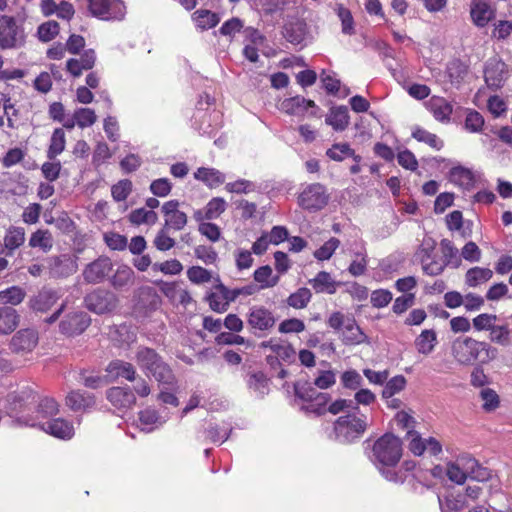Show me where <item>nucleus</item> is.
Instances as JSON below:
<instances>
[{"label": "nucleus", "instance_id": "bf43d9fd", "mask_svg": "<svg viewBox=\"0 0 512 512\" xmlns=\"http://www.w3.org/2000/svg\"><path fill=\"white\" fill-rule=\"evenodd\" d=\"M336 12L341 20L342 32L347 35L354 34V20L350 10L345 8L343 5H337Z\"/></svg>", "mask_w": 512, "mask_h": 512}, {"label": "nucleus", "instance_id": "b1692460", "mask_svg": "<svg viewBox=\"0 0 512 512\" xmlns=\"http://www.w3.org/2000/svg\"><path fill=\"white\" fill-rule=\"evenodd\" d=\"M20 315L8 305H0V334L12 333L19 325Z\"/></svg>", "mask_w": 512, "mask_h": 512}, {"label": "nucleus", "instance_id": "c9c22d12", "mask_svg": "<svg viewBox=\"0 0 512 512\" xmlns=\"http://www.w3.org/2000/svg\"><path fill=\"white\" fill-rule=\"evenodd\" d=\"M493 276V271L489 268L473 267L470 268L465 274V283L469 287H477L487 281Z\"/></svg>", "mask_w": 512, "mask_h": 512}, {"label": "nucleus", "instance_id": "0e129e2a", "mask_svg": "<svg viewBox=\"0 0 512 512\" xmlns=\"http://www.w3.org/2000/svg\"><path fill=\"white\" fill-rule=\"evenodd\" d=\"M450 180L459 186H468L473 180L472 173L463 167H454L450 171Z\"/></svg>", "mask_w": 512, "mask_h": 512}, {"label": "nucleus", "instance_id": "e433bc0d", "mask_svg": "<svg viewBox=\"0 0 512 512\" xmlns=\"http://www.w3.org/2000/svg\"><path fill=\"white\" fill-rule=\"evenodd\" d=\"M160 384L173 388L176 384V378L170 367L162 360L151 372H149Z\"/></svg>", "mask_w": 512, "mask_h": 512}, {"label": "nucleus", "instance_id": "cd10ccee", "mask_svg": "<svg viewBox=\"0 0 512 512\" xmlns=\"http://www.w3.org/2000/svg\"><path fill=\"white\" fill-rule=\"evenodd\" d=\"M314 107V101L307 100L302 96L291 97L281 103L282 110L290 115H303L308 108Z\"/></svg>", "mask_w": 512, "mask_h": 512}, {"label": "nucleus", "instance_id": "ea45409f", "mask_svg": "<svg viewBox=\"0 0 512 512\" xmlns=\"http://www.w3.org/2000/svg\"><path fill=\"white\" fill-rule=\"evenodd\" d=\"M193 20L197 27L207 30L215 27L219 23L220 17L217 13L210 10L199 9L193 13Z\"/></svg>", "mask_w": 512, "mask_h": 512}, {"label": "nucleus", "instance_id": "f704fd0d", "mask_svg": "<svg viewBox=\"0 0 512 512\" xmlns=\"http://www.w3.org/2000/svg\"><path fill=\"white\" fill-rule=\"evenodd\" d=\"M194 177L206 183L209 187H217L224 183L225 176L219 170L214 168L201 167L194 173Z\"/></svg>", "mask_w": 512, "mask_h": 512}, {"label": "nucleus", "instance_id": "680f3d73", "mask_svg": "<svg viewBox=\"0 0 512 512\" xmlns=\"http://www.w3.org/2000/svg\"><path fill=\"white\" fill-rule=\"evenodd\" d=\"M339 245L340 240L332 237L314 252V257L321 261L328 260L332 257Z\"/></svg>", "mask_w": 512, "mask_h": 512}, {"label": "nucleus", "instance_id": "473e14b6", "mask_svg": "<svg viewBox=\"0 0 512 512\" xmlns=\"http://www.w3.org/2000/svg\"><path fill=\"white\" fill-rule=\"evenodd\" d=\"M54 244L52 233L47 229H38L33 232L29 239L31 248H39L43 252H49Z\"/></svg>", "mask_w": 512, "mask_h": 512}, {"label": "nucleus", "instance_id": "7ed1b4c3", "mask_svg": "<svg viewBox=\"0 0 512 512\" xmlns=\"http://www.w3.org/2000/svg\"><path fill=\"white\" fill-rule=\"evenodd\" d=\"M368 426L365 415L349 413L340 416L334 423V433L336 439L341 443H351L360 438Z\"/></svg>", "mask_w": 512, "mask_h": 512}, {"label": "nucleus", "instance_id": "de8ad7c7", "mask_svg": "<svg viewBox=\"0 0 512 512\" xmlns=\"http://www.w3.org/2000/svg\"><path fill=\"white\" fill-rule=\"evenodd\" d=\"M412 137L419 142H424L431 148L440 150L443 147V141L436 134L430 133L423 128L416 127L412 132Z\"/></svg>", "mask_w": 512, "mask_h": 512}, {"label": "nucleus", "instance_id": "c756f323", "mask_svg": "<svg viewBox=\"0 0 512 512\" xmlns=\"http://www.w3.org/2000/svg\"><path fill=\"white\" fill-rule=\"evenodd\" d=\"M34 400L35 395L30 391L25 390L19 393H12L8 396L9 412L15 414L23 412Z\"/></svg>", "mask_w": 512, "mask_h": 512}, {"label": "nucleus", "instance_id": "ddd939ff", "mask_svg": "<svg viewBox=\"0 0 512 512\" xmlns=\"http://www.w3.org/2000/svg\"><path fill=\"white\" fill-rule=\"evenodd\" d=\"M60 294L57 290L43 287L36 295L30 297L28 306L34 312L46 313L59 300Z\"/></svg>", "mask_w": 512, "mask_h": 512}, {"label": "nucleus", "instance_id": "72a5a7b5", "mask_svg": "<svg viewBox=\"0 0 512 512\" xmlns=\"http://www.w3.org/2000/svg\"><path fill=\"white\" fill-rule=\"evenodd\" d=\"M166 420V417L159 415V413L152 408H147L139 413V421L143 426L142 430L148 432L162 426Z\"/></svg>", "mask_w": 512, "mask_h": 512}, {"label": "nucleus", "instance_id": "dca6fc26", "mask_svg": "<svg viewBox=\"0 0 512 512\" xmlns=\"http://www.w3.org/2000/svg\"><path fill=\"white\" fill-rule=\"evenodd\" d=\"M107 400L117 409L127 410L136 403L134 392L129 387L115 386L106 391Z\"/></svg>", "mask_w": 512, "mask_h": 512}, {"label": "nucleus", "instance_id": "7c9ffc66", "mask_svg": "<svg viewBox=\"0 0 512 512\" xmlns=\"http://www.w3.org/2000/svg\"><path fill=\"white\" fill-rule=\"evenodd\" d=\"M136 361L144 371L149 373L162 361V358L155 352V350L142 347L136 353Z\"/></svg>", "mask_w": 512, "mask_h": 512}, {"label": "nucleus", "instance_id": "412c9836", "mask_svg": "<svg viewBox=\"0 0 512 512\" xmlns=\"http://www.w3.org/2000/svg\"><path fill=\"white\" fill-rule=\"evenodd\" d=\"M460 463L468 473V478L478 481L485 482L491 478V471L479 464V462L469 456L463 455L460 457Z\"/></svg>", "mask_w": 512, "mask_h": 512}, {"label": "nucleus", "instance_id": "a878e982", "mask_svg": "<svg viewBox=\"0 0 512 512\" xmlns=\"http://www.w3.org/2000/svg\"><path fill=\"white\" fill-rule=\"evenodd\" d=\"M37 336L31 330H21L13 336L11 347L16 352L31 351L37 345Z\"/></svg>", "mask_w": 512, "mask_h": 512}, {"label": "nucleus", "instance_id": "603ef678", "mask_svg": "<svg viewBox=\"0 0 512 512\" xmlns=\"http://www.w3.org/2000/svg\"><path fill=\"white\" fill-rule=\"evenodd\" d=\"M311 297L312 294L308 288H299L288 297L287 303L293 308L302 309L307 306Z\"/></svg>", "mask_w": 512, "mask_h": 512}, {"label": "nucleus", "instance_id": "9d476101", "mask_svg": "<svg viewBox=\"0 0 512 512\" xmlns=\"http://www.w3.org/2000/svg\"><path fill=\"white\" fill-rule=\"evenodd\" d=\"M507 65L498 58L490 59L485 66L484 77L488 87L498 89L508 78Z\"/></svg>", "mask_w": 512, "mask_h": 512}, {"label": "nucleus", "instance_id": "0eeeda50", "mask_svg": "<svg viewBox=\"0 0 512 512\" xmlns=\"http://www.w3.org/2000/svg\"><path fill=\"white\" fill-rule=\"evenodd\" d=\"M86 307L97 314L109 313L117 308L118 296L112 291L97 288L88 293L84 299Z\"/></svg>", "mask_w": 512, "mask_h": 512}, {"label": "nucleus", "instance_id": "2f4dec72", "mask_svg": "<svg viewBox=\"0 0 512 512\" xmlns=\"http://www.w3.org/2000/svg\"><path fill=\"white\" fill-rule=\"evenodd\" d=\"M349 113L346 106L333 108L326 117V123L331 125L337 131H343L349 125Z\"/></svg>", "mask_w": 512, "mask_h": 512}, {"label": "nucleus", "instance_id": "f8f14e48", "mask_svg": "<svg viewBox=\"0 0 512 512\" xmlns=\"http://www.w3.org/2000/svg\"><path fill=\"white\" fill-rule=\"evenodd\" d=\"M51 278H65L77 271L76 261L69 255L52 256L47 259Z\"/></svg>", "mask_w": 512, "mask_h": 512}, {"label": "nucleus", "instance_id": "a19ab883", "mask_svg": "<svg viewBox=\"0 0 512 512\" xmlns=\"http://www.w3.org/2000/svg\"><path fill=\"white\" fill-rule=\"evenodd\" d=\"M306 35V25L301 21H296L285 25L284 37L292 44H301Z\"/></svg>", "mask_w": 512, "mask_h": 512}, {"label": "nucleus", "instance_id": "20e7f679", "mask_svg": "<svg viewBox=\"0 0 512 512\" xmlns=\"http://www.w3.org/2000/svg\"><path fill=\"white\" fill-rule=\"evenodd\" d=\"M161 298L150 286H141L133 293V313L137 317L146 318L161 306Z\"/></svg>", "mask_w": 512, "mask_h": 512}, {"label": "nucleus", "instance_id": "4d7b16f0", "mask_svg": "<svg viewBox=\"0 0 512 512\" xmlns=\"http://www.w3.org/2000/svg\"><path fill=\"white\" fill-rule=\"evenodd\" d=\"M274 354L275 356H267L268 363L273 364L274 361H277L278 359L290 362L295 356V350L291 345L281 343L279 346L274 347Z\"/></svg>", "mask_w": 512, "mask_h": 512}, {"label": "nucleus", "instance_id": "6ab92c4d", "mask_svg": "<svg viewBox=\"0 0 512 512\" xmlns=\"http://www.w3.org/2000/svg\"><path fill=\"white\" fill-rule=\"evenodd\" d=\"M25 242V229L18 226H10L3 239L1 254L12 256L14 251Z\"/></svg>", "mask_w": 512, "mask_h": 512}, {"label": "nucleus", "instance_id": "338daca9", "mask_svg": "<svg viewBox=\"0 0 512 512\" xmlns=\"http://www.w3.org/2000/svg\"><path fill=\"white\" fill-rule=\"evenodd\" d=\"M496 320L495 314L482 313L473 318L472 324L476 331H489Z\"/></svg>", "mask_w": 512, "mask_h": 512}, {"label": "nucleus", "instance_id": "79ce46f5", "mask_svg": "<svg viewBox=\"0 0 512 512\" xmlns=\"http://www.w3.org/2000/svg\"><path fill=\"white\" fill-rule=\"evenodd\" d=\"M26 296V291L20 286H11L0 291V305L16 306L20 304Z\"/></svg>", "mask_w": 512, "mask_h": 512}, {"label": "nucleus", "instance_id": "f03ea898", "mask_svg": "<svg viewBox=\"0 0 512 512\" xmlns=\"http://www.w3.org/2000/svg\"><path fill=\"white\" fill-rule=\"evenodd\" d=\"M402 456L401 440L393 434L386 433L375 441L371 460L382 466H395Z\"/></svg>", "mask_w": 512, "mask_h": 512}, {"label": "nucleus", "instance_id": "9b49d317", "mask_svg": "<svg viewBox=\"0 0 512 512\" xmlns=\"http://www.w3.org/2000/svg\"><path fill=\"white\" fill-rule=\"evenodd\" d=\"M162 213L164 215V226L169 230L180 231L187 222L188 217L185 212L179 210V202L177 200H170L162 205Z\"/></svg>", "mask_w": 512, "mask_h": 512}, {"label": "nucleus", "instance_id": "864d4df0", "mask_svg": "<svg viewBox=\"0 0 512 512\" xmlns=\"http://www.w3.org/2000/svg\"><path fill=\"white\" fill-rule=\"evenodd\" d=\"M169 231L170 230L167 229V227H162L157 232L153 240V244L157 250L168 251L175 246L176 242L172 237H170Z\"/></svg>", "mask_w": 512, "mask_h": 512}, {"label": "nucleus", "instance_id": "3c124183", "mask_svg": "<svg viewBox=\"0 0 512 512\" xmlns=\"http://www.w3.org/2000/svg\"><path fill=\"white\" fill-rule=\"evenodd\" d=\"M446 475L450 481L461 485L464 484L468 478V473L460 463V457L455 463H449L446 470Z\"/></svg>", "mask_w": 512, "mask_h": 512}, {"label": "nucleus", "instance_id": "69168bd1", "mask_svg": "<svg viewBox=\"0 0 512 512\" xmlns=\"http://www.w3.org/2000/svg\"><path fill=\"white\" fill-rule=\"evenodd\" d=\"M39 39L43 42L52 40L59 33V24L56 21H48L38 27Z\"/></svg>", "mask_w": 512, "mask_h": 512}, {"label": "nucleus", "instance_id": "13d9d810", "mask_svg": "<svg viewBox=\"0 0 512 512\" xmlns=\"http://www.w3.org/2000/svg\"><path fill=\"white\" fill-rule=\"evenodd\" d=\"M132 192V182L128 179H123L114 184L111 188V194L115 201L121 202L127 199Z\"/></svg>", "mask_w": 512, "mask_h": 512}, {"label": "nucleus", "instance_id": "1a4fd4ad", "mask_svg": "<svg viewBox=\"0 0 512 512\" xmlns=\"http://www.w3.org/2000/svg\"><path fill=\"white\" fill-rule=\"evenodd\" d=\"M90 324V318L83 311H74L66 314L59 324L60 332L67 336L83 333Z\"/></svg>", "mask_w": 512, "mask_h": 512}, {"label": "nucleus", "instance_id": "49530a36", "mask_svg": "<svg viewBox=\"0 0 512 512\" xmlns=\"http://www.w3.org/2000/svg\"><path fill=\"white\" fill-rule=\"evenodd\" d=\"M131 223L136 225L150 224L153 225L158 221V215L153 210H146L145 208H139L133 210L129 215Z\"/></svg>", "mask_w": 512, "mask_h": 512}, {"label": "nucleus", "instance_id": "5701e85b", "mask_svg": "<svg viewBox=\"0 0 512 512\" xmlns=\"http://www.w3.org/2000/svg\"><path fill=\"white\" fill-rule=\"evenodd\" d=\"M96 61V54L93 49L84 51L79 59H69L67 61V70L75 77L82 74L83 70H90L94 67Z\"/></svg>", "mask_w": 512, "mask_h": 512}, {"label": "nucleus", "instance_id": "aec40b11", "mask_svg": "<svg viewBox=\"0 0 512 512\" xmlns=\"http://www.w3.org/2000/svg\"><path fill=\"white\" fill-rule=\"evenodd\" d=\"M93 394L82 390H72L66 396V405L73 411H87L95 406Z\"/></svg>", "mask_w": 512, "mask_h": 512}, {"label": "nucleus", "instance_id": "09e8293b", "mask_svg": "<svg viewBox=\"0 0 512 512\" xmlns=\"http://www.w3.org/2000/svg\"><path fill=\"white\" fill-rule=\"evenodd\" d=\"M254 279L262 288L274 287L279 281L278 276L272 277V268L268 265L258 268L254 272Z\"/></svg>", "mask_w": 512, "mask_h": 512}, {"label": "nucleus", "instance_id": "5fc2aeb1", "mask_svg": "<svg viewBox=\"0 0 512 512\" xmlns=\"http://www.w3.org/2000/svg\"><path fill=\"white\" fill-rule=\"evenodd\" d=\"M226 210V201L221 197L212 198L205 207V218L217 219Z\"/></svg>", "mask_w": 512, "mask_h": 512}, {"label": "nucleus", "instance_id": "37998d69", "mask_svg": "<svg viewBox=\"0 0 512 512\" xmlns=\"http://www.w3.org/2000/svg\"><path fill=\"white\" fill-rule=\"evenodd\" d=\"M134 277V271L129 266L123 265L117 268L111 279V284L115 289H122L132 285Z\"/></svg>", "mask_w": 512, "mask_h": 512}, {"label": "nucleus", "instance_id": "58836bf2", "mask_svg": "<svg viewBox=\"0 0 512 512\" xmlns=\"http://www.w3.org/2000/svg\"><path fill=\"white\" fill-rule=\"evenodd\" d=\"M437 343L436 332L432 329H426L415 340V346L419 353L428 355L430 354Z\"/></svg>", "mask_w": 512, "mask_h": 512}, {"label": "nucleus", "instance_id": "39448f33", "mask_svg": "<svg viewBox=\"0 0 512 512\" xmlns=\"http://www.w3.org/2000/svg\"><path fill=\"white\" fill-rule=\"evenodd\" d=\"M247 324L255 336L263 337L275 327L276 318L271 310L255 305L249 309Z\"/></svg>", "mask_w": 512, "mask_h": 512}, {"label": "nucleus", "instance_id": "c85d7f7f", "mask_svg": "<svg viewBox=\"0 0 512 512\" xmlns=\"http://www.w3.org/2000/svg\"><path fill=\"white\" fill-rule=\"evenodd\" d=\"M106 371L115 378H124L128 381H134L136 379L135 367L123 360H114L110 362L106 368Z\"/></svg>", "mask_w": 512, "mask_h": 512}, {"label": "nucleus", "instance_id": "a18cd8bd", "mask_svg": "<svg viewBox=\"0 0 512 512\" xmlns=\"http://www.w3.org/2000/svg\"><path fill=\"white\" fill-rule=\"evenodd\" d=\"M77 381L89 389H98L107 384L104 376L88 370H81L78 373Z\"/></svg>", "mask_w": 512, "mask_h": 512}, {"label": "nucleus", "instance_id": "f3484780", "mask_svg": "<svg viewBox=\"0 0 512 512\" xmlns=\"http://www.w3.org/2000/svg\"><path fill=\"white\" fill-rule=\"evenodd\" d=\"M495 8L488 0H472L470 6V15L473 23L477 27H485L495 17Z\"/></svg>", "mask_w": 512, "mask_h": 512}, {"label": "nucleus", "instance_id": "a211bd4d", "mask_svg": "<svg viewBox=\"0 0 512 512\" xmlns=\"http://www.w3.org/2000/svg\"><path fill=\"white\" fill-rule=\"evenodd\" d=\"M160 291L173 303L188 305L192 298L189 292L183 289L177 282L157 281Z\"/></svg>", "mask_w": 512, "mask_h": 512}, {"label": "nucleus", "instance_id": "774afa93", "mask_svg": "<svg viewBox=\"0 0 512 512\" xmlns=\"http://www.w3.org/2000/svg\"><path fill=\"white\" fill-rule=\"evenodd\" d=\"M512 34V21L499 20L494 23L492 37L497 40H506Z\"/></svg>", "mask_w": 512, "mask_h": 512}, {"label": "nucleus", "instance_id": "423d86ee", "mask_svg": "<svg viewBox=\"0 0 512 512\" xmlns=\"http://www.w3.org/2000/svg\"><path fill=\"white\" fill-rule=\"evenodd\" d=\"M24 30L14 17L0 15V48L14 49L24 44Z\"/></svg>", "mask_w": 512, "mask_h": 512}, {"label": "nucleus", "instance_id": "4be33fe9", "mask_svg": "<svg viewBox=\"0 0 512 512\" xmlns=\"http://www.w3.org/2000/svg\"><path fill=\"white\" fill-rule=\"evenodd\" d=\"M428 110L440 122H448L453 112L452 104L443 97L433 96L427 102Z\"/></svg>", "mask_w": 512, "mask_h": 512}, {"label": "nucleus", "instance_id": "e2e57ef3", "mask_svg": "<svg viewBox=\"0 0 512 512\" xmlns=\"http://www.w3.org/2000/svg\"><path fill=\"white\" fill-rule=\"evenodd\" d=\"M405 385V377L402 375H397L386 383L382 391V396L384 398H391L394 394L402 391L405 388Z\"/></svg>", "mask_w": 512, "mask_h": 512}, {"label": "nucleus", "instance_id": "4468645a", "mask_svg": "<svg viewBox=\"0 0 512 512\" xmlns=\"http://www.w3.org/2000/svg\"><path fill=\"white\" fill-rule=\"evenodd\" d=\"M25 424L33 427L38 426L46 433L60 439H71L74 435L73 425L63 418H55L44 423L25 422Z\"/></svg>", "mask_w": 512, "mask_h": 512}, {"label": "nucleus", "instance_id": "4c0bfd02", "mask_svg": "<svg viewBox=\"0 0 512 512\" xmlns=\"http://www.w3.org/2000/svg\"><path fill=\"white\" fill-rule=\"evenodd\" d=\"M353 260L348 267V271L352 276H361L367 269V253L364 245L360 243L359 249L353 252Z\"/></svg>", "mask_w": 512, "mask_h": 512}, {"label": "nucleus", "instance_id": "393cba45", "mask_svg": "<svg viewBox=\"0 0 512 512\" xmlns=\"http://www.w3.org/2000/svg\"><path fill=\"white\" fill-rule=\"evenodd\" d=\"M341 332V339L345 345L361 344L367 338L354 318H349Z\"/></svg>", "mask_w": 512, "mask_h": 512}, {"label": "nucleus", "instance_id": "c03bdc74", "mask_svg": "<svg viewBox=\"0 0 512 512\" xmlns=\"http://www.w3.org/2000/svg\"><path fill=\"white\" fill-rule=\"evenodd\" d=\"M66 145L65 132L62 128H56L51 136L47 157L52 160L61 154Z\"/></svg>", "mask_w": 512, "mask_h": 512}, {"label": "nucleus", "instance_id": "8fccbe9b", "mask_svg": "<svg viewBox=\"0 0 512 512\" xmlns=\"http://www.w3.org/2000/svg\"><path fill=\"white\" fill-rule=\"evenodd\" d=\"M326 154L335 161H342L346 157H353L355 160L359 158V156H355L354 150L347 143L334 144L327 150Z\"/></svg>", "mask_w": 512, "mask_h": 512}, {"label": "nucleus", "instance_id": "6e6552de", "mask_svg": "<svg viewBox=\"0 0 512 512\" xmlns=\"http://www.w3.org/2000/svg\"><path fill=\"white\" fill-rule=\"evenodd\" d=\"M329 195L320 183L308 185L299 195L298 204L306 210L317 211L326 206Z\"/></svg>", "mask_w": 512, "mask_h": 512}, {"label": "nucleus", "instance_id": "052dcab7", "mask_svg": "<svg viewBox=\"0 0 512 512\" xmlns=\"http://www.w3.org/2000/svg\"><path fill=\"white\" fill-rule=\"evenodd\" d=\"M74 118L80 128L92 126L97 120L94 110L90 108L76 109L74 112Z\"/></svg>", "mask_w": 512, "mask_h": 512}, {"label": "nucleus", "instance_id": "6e6d98bb", "mask_svg": "<svg viewBox=\"0 0 512 512\" xmlns=\"http://www.w3.org/2000/svg\"><path fill=\"white\" fill-rule=\"evenodd\" d=\"M489 332V339L491 342L500 345H507L509 343L510 329L508 325H495L494 323Z\"/></svg>", "mask_w": 512, "mask_h": 512}, {"label": "nucleus", "instance_id": "bb28decb", "mask_svg": "<svg viewBox=\"0 0 512 512\" xmlns=\"http://www.w3.org/2000/svg\"><path fill=\"white\" fill-rule=\"evenodd\" d=\"M309 283L316 293L327 294H334L340 285V283L336 282L330 273L326 271H320L315 278L309 280Z\"/></svg>", "mask_w": 512, "mask_h": 512}, {"label": "nucleus", "instance_id": "f257e3e1", "mask_svg": "<svg viewBox=\"0 0 512 512\" xmlns=\"http://www.w3.org/2000/svg\"><path fill=\"white\" fill-rule=\"evenodd\" d=\"M451 355L460 365L470 366L476 362L488 364L497 358L498 349L486 341L464 336L452 342Z\"/></svg>", "mask_w": 512, "mask_h": 512}, {"label": "nucleus", "instance_id": "2eb2a0df", "mask_svg": "<svg viewBox=\"0 0 512 512\" xmlns=\"http://www.w3.org/2000/svg\"><path fill=\"white\" fill-rule=\"evenodd\" d=\"M112 270V262L107 257H99L88 264L83 271V278L87 283H100Z\"/></svg>", "mask_w": 512, "mask_h": 512}]
</instances>
